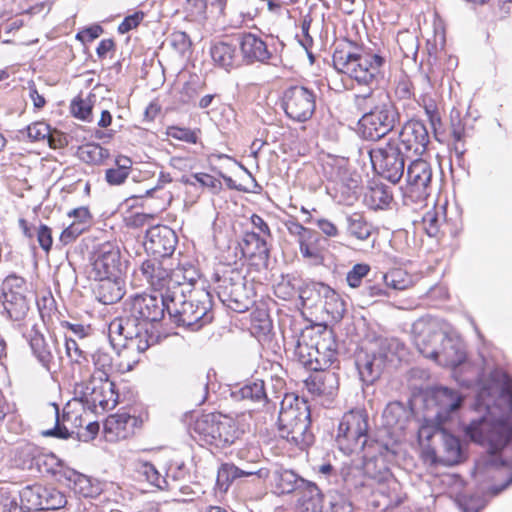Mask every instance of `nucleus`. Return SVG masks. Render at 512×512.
I'll return each instance as SVG.
<instances>
[{
    "instance_id": "obj_1",
    "label": "nucleus",
    "mask_w": 512,
    "mask_h": 512,
    "mask_svg": "<svg viewBox=\"0 0 512 512\" xmlns=\"http://www.w3.org/2000/svg\"><path fill=\"white\" fill-rule=\"evenodd\" d=\"M488 391L498 394L496 407L504 405L503 413L495 416L490 403H485L488 413L473 419L466 427L465 434L475 443L487 445L494 461L507 468L506 480L489 489L496 496L512 484V378L504 371L496 369L490 374V386L483 389L480 397Z\"/></svg>"
},
{
    "instance_id": "obj_2",
    "label": "nucleus",
    "mask_w": 512,
    "mask_h": 512,
    "mask_svg": "<svg viewBox=\"0 0 512 512\" xmlns=\"http://www.w3.org/2000/svg\"><path fill=\"white\" fill-rule=\"evenodd\" d=\"M168 313L166 292L160 295L136 294L125 302L124 315L109 325V340L114 349L145 352L157 342L149 323L160 322Z\"/></svg>"
},
{
    "instance_id": "obj_3",
    "label": "nucleus",
    "mask_w": 512,
    "mask_h": 512,
    "mask_svg": "<svg viewBox=\"0 0 512 512\" xmlns=\"http://www.w3.org/2000/svg\"><path fill=\"white\" fill-rule=\"evenodd\" d=\"M170 320L177 326L198 331L212 322V295L205 289H191V283H174L166 290Z\"/></svg>"
},
{
    "instance_id": "obj_4",
    "label": "nucleus",
    "mask_w": 512,
    "mask_h": 512,
    "mask_svg": "<svg viewBox=\"0 0 512 512\" xmlns=\"http://www.w3.org/2000/svg\"><path fill=\"white\" fill-rule=\"evenodd\" d=\"M277 424L280 437L300 449L308 447L314 441V435L310 430V407L304 398L293 393L285 394L281 401Z\"/></svg>"
},
{
    "instance_id": "obj_5",
    "label": "nucleus",
    "mask_w": 512,
    "mask_h": 512,
    "mask_svg": "<svg viewBox=\"0 0 512 512\" xmlns=\"http://www.w3.org/2000/svg\"><path fill=\"white\" fill-rule=\"evenodd\" d=\"M357 51L336 49L333 53L335 69L348 75L359 84L372 85L382 78V68L386 63L384 56L367 52L355 47Z\"/></svg>"
},
{
    "instance_id": "obj_6",
    "label": "nucleus",
    "mask_w": 512,
    "mask_h": 512,
    "mask_svg": "<svg viewBox=\"0 0 512 512\" xmlns=\"http://www.w3.org/2000/svg\"><path fill=\"white\" fill-rule=\"evenodd\" d=\"M215 283L218 298L227 308L244 313L255 304L254 286L241 270L226 267L215 274Z\"/></svg>"
},
{
    "instance_id": "obj_7",
    "label": "nucleus",
    "mask_w": 512,
    "mask_h": 512,
    "mask_svg": "<svg viewBox=\"0 0 512 512\" xmlns=\"http://www.w3.org/2000/svg\"><path fill=\"white\" fill-rule=\"evenodd\" d=\"M403 344L395 338L379 341L376 349L360 350L355 355V366L359 378L365 385H372L382 375L384 369L401 357Z\"/></svg>"
},
{
    "instance_id": "obj_8",
    "label": "nucleus",
    "mask_w": 512,
    "mask_h": 512,
    "mask_svg": "<svg viewBox=\"0 0 512 512\" xmlns=\"http://www.w3.org/2000/svg\"><path fill=\"white\" fill-rule=\"evenodd\" d=\"M381 98L374 110L362 115L358 121L359 135L366 141L383 139L400 123L399 110L389 95H382Z\"/></svg>"
},
{
    "instance_id": "obj_9",
    "label": "nucleus",
    "mask_w": 512,
    "mask_h": 512,
    "mask_svg": "<svg viewBox=\"0 0 512 512\" xmlns=\"http://www.w3.org/2000/svg\"><path fill=\"white\" fill-rule=\"evenodd\" d=\"M194 432L199 441L216 448H226L234 444L242 435L236 422L221 413H208L198 418Z\"/></svg>"
},
{
    "instance_id": "obj_10",
    "label": "nucleus",
    "mask_w": 512,
    "mask_h": 512,
    "mask_svg": "<svg viewBox=\"0 0 512 512\" xmlns=\"http://www.w3.org/2000/svg\"><path fill=\"white\" fill-rule=\"evenodd\" d=\"M369 419L365 410H350L345 413L338 425L336 443L344 454L363 451L369 444Z\"/></svg>"
},
{
    "instance_id": "obj_11",
    "label": "nucleus",
    "mask_w": 512,
    "mask_h": 512,
    "mask_svg": "<svg viewBox=\"0 0 512 512\" xmlns=\"http://www.w3.org/2000/svg\"><path fill=\"white\" fill-rule=\"evenodd\" d=\"M299 362L309 370H327L337 360V343L333 332L326 330L311 345L298 342L295 350Z\"/></svg>"
},
{
    "instance_id": "obj_12",
    "label": "nucleus",
    "mask_w": 512,
    "mask_h": 512,
    "mask_svg": "<svg viewBox=\"0 0 512 512\" xmlns=\"http://www.w3.org/2000/svg\"><path fill=\"white\" fill-rule=\"evenodd\" d=\"M372 165L376 171L389 182L398 183L405 171L406 152L394 137L388 139L383 147L368 151Z\"/></svg>"
},
{
    "instance_id": "obj_13",
    "label": "nucleus",
    "mask_w": 512,
    "mask_h": 512,
    "mask_svg": "<svg viewBox=\"0 0 512 512\" xmlns=\"http://www.w3.org/2000/svg\"><path fill=\"white\" fill-rule=\"evenodd\" d=\"M75 391L84 407L96 414L111 410L118 403L119 395L111 380L89 378L78 384Z\"/></svg>"
},
{
    "instance_id": "obj_14",
    "label": "nucleus",
    "mask_w": 512,
    "mask_h": 512,
    "mask_svg": "<svg viewBox=\"0 0 512 512\" xmlns=\"http://www.w3.org/2000/svg\"><path fill=\"white\" fill-rule=\"evenodd\" d=\"M26 292L25 279L16 274L8 275L2 282V305L12 321H23L30 310V300L27 298Z\"/></svg>"
},
{
    "instance_id": "obj_15",
    "label": "nucleus",
    "mask_w": 512,
    "mask_h": 512,
    "mask_svg": "<svg viewBox=\"0 0 512 512\" xmlns=\"http://www.w3.org/2000/svg\"><path fill=\"white\" fill-rule=\"evenodd\" d=\"M282 107L287 117L296 122L311 119L316 109V95L304 86H290L282 97Z\"/></svg>"
},
{
    "instance_id": "obj_16",
    "label": "nucleus",
    "mask_w": 512,
    "mask_h": 512,
    "mask_svg": "<svg viewBox=\"0 0 512 512\" xmlns=\"http://www.w3.org/2000/svg\"><path fill=\"white\" fill-rule=\"evenodd\" d=\"M126 268L127 261L122 260L120 248L116 244L106 242L94 253L89 277H122Z\"/></svg>"
},
{
    "instance_id": "obj_17",
    "label": "nucleus",
    "mask_w": 512,
    "mask_h": 512,
    "mask_svg": "<svg viewBox=\"0 0 512 512\" xmlns=\"http://www.w3.org/2000/svg\"><path fill=\"white\" fill-rule=\"evenodd\" d=\"M414 343L418 351L426 358L437 357L438 346L444 338V329L440 320L431 316H425L414 322L412 326Z\"/></svg>"
},
{
    "instance_id": "obj_18",
    "label": "nucleus",
    "mask_w": 512,
    "mask_h": 512,
    "mask_svg": "<svg viewBox=\"0 0 512 512\" xmlns=\"http://www.w3.org/2000/svg\"><path fill=\"white\" fill-rule=\"evenodd\" d=\"M20 501L30 511L56 510L67 504L66 496L51 486L33 484L24 487L19 493Z\"/></svg>"
},
{
    "instance_id": "obj_19",
    "label": "nucleus",
    "mask_w": 512,
    "mask_h": 512,
    "mask_svg": "<svg viewBox=\"0 0 512 512\" xmlns=\"http://www.w3.org/2000/svg\"><path fill=\"white\" fill-rule=\"evenodd\" d=\"M465 395L459 390L444 386L435 387L432 390L431 401L434 405L435 421L438 426H443L458 415Z\"/></svg>"
},
{
    "instance_id": "obj_20",
    "label": "nucleus",
    "mask_w": 512,
    "mask_h": 512,
    "mask_svg": "<svg viewBox=\"0 0 512 512\" xmlns=\"http://www.w3.org/2000/svg\"><path fill=\"white\" fill-rule=\"evenodd\" d=\"M178 244L176 232L166 225H156L146 231L145 250L159 258L171 257Z\"/></svg>"
},
{
    "instance_id": "obj_21",
    "label": "nucleus",
    "mask_w": 512,
    "mask_h": 512,
    "mask_svg": "<svg viewBox=\"0 0 512 512\" xmlns=\"http://www.w3.org/2000/svg\"><path fill=\"white\" fill-rule=\"evenodd\" d=\"M27 340L31 348L33 356L40 365L48 372L57 368L56 359L58 357V342L56 339L46 338L36 326H33L27 335Z\"/></svg>"
},
{
    "instance_id": "obj_22",
    "label": "nucleus",
    "mask_w": 512,
    "mask_h": 512,
    "mask_svg": "<svg viewBox=\"0 0 512 512\" xmlns=\"http://www.w3.org/2000/svg\"><path fill=\"white\" fill-rule=\"evenodd\" d=\"M396 139L400 147H404L405 152L412 151L416 155H422L430 142L425 124L415 119L407 121L402 126Z\"/></svg>"
},
{
    "instance_id": "obj_23",
    "label": "nucleus",
    "mask_w": 512,
    "mask_h": 512,
    "mask_svg": "<svg viewBox=\"0 0 512 512\" xmlns=\"http://www.w3.org/2000/svg\"><path fill=\"white\" fill-rule=\"evenodd\" d=\"M269 238L260 237L256 231L245 232L240 242V248L244 257L258 268H268L270 260L271 244Z\"/></svg>"
},
{
    "instance_id": "obj_24",
    "label": "nucleus",
    "mask_w": 512,
    "mask_h": 512,
    "mask_svg": "<svg viewBox=\"0 0 512 512\" xmlns=\"http://www.w3.org/2000/svg\"><path fill=\"white\" fill-rule=\"evenodd\" d=\"M377 459L371 456L363 462V466L360 465H347L341 469V476L348 490L357 489L364 486V476L367 475L369 478L377 481L384 479V472L386 467H382L378 471H373L372 467L376 466Z\"/></svg>"
},
{
    "instance_id": "obj_25",
    "label": "nucleus",
    "mask_w": 512,
    "mask_h": 512,
    "mask_svg": "<svg viewBox=\"0 0 512 512\" xmlns=\"http://www.w3.org/2000/svg\"><path fill=\"white\" fill-rule=\"evenodd\" d=\"M242 61L245 64L268 63L272 58L266 42L253 33H242L237 37Z\"/></svg>"
},
{
    "instance_id": "obj_26",
    "label": "nucleus",
    "mask_w": 512,
    "mask_h": 512,
    "mask_svg": "<svg viewBox=\"0 0 512 512\" xmlns=\"http://www.w3.org/2000/svg\"><path fill=\"white\" fill-rule=\"evenodd\" d=\"M435 361L442 366L457 367L466 359V352L462 340L455 334L444 330V338L438 346Z\"/></svg>"
},
{
    "instance_id": "obj_27",
    "label": "nucleus",
    "mask_w": 512,
    "mask_h": 512,
    "mask_svg": "<svg viewBox=\"0 0 512 512\" xmlns=\"http://www.w3.org/2000/svg\"><path fill=\"white\" fill-rule=\"evenodd\" d=\"M432 181V167L429 162L419 158L410 162L406 170L407 189L418 196L427 195Z\"/></svg>"
},
{
    "instance_id": "obj_28",
    "label": "nucleus",
    "mask_w": 512,
    "mask_h": 512,
    "mask_svg": "<svg viewBox=\"0 0 512 512\" xmlns=\"http://www.w3.org/2000/svg\"><path fill=\"white\" fill-rule=\"evenodd\" d=\"M95 284L92 287L95 298L104 305H111L125 295V282L122 277L93 278Z\"/></svg>"
},
{
    "instance_id": "obj_29",
    "label": "nucleus",
    "mask_w": 512,
    "mask_h": 512,
    "mask_svg": "<svg viewBox=\"0 0 512 512\" xmlns=\"http://www.w3.org/2000/svg\"><path fill=\"white\" fill-rule=\"evenodd\" d=\"M433 438H438L441 442L442 450L439 455L441 463L452 466L462 461L464 453L459 438L448 433L442 426L437 428Z\"/></svg>"
},
{
    "instance_id": "obj_30",
    "label": "nucleus",
    "mask_w": 512,
    "mask_h": 512,
    "mask_svg": "<svg viewBox=\"0 0 512 512\" xmlns=\"http://www.w3.org/2000/svg\"><path fill=\"white\" fill-rule=\"evenodd\" d=\"M140 271L146 281L155 289L173 288L175 282L171 280L170 270L163 267L162 263L157 259H148L142 262Z\"/></svg>"
},
{
    "instance_id": "obj_31",
    "label": "nucleus",
    "mask_w": 512,
    "mask_h": 512,
    "mask_svg": "<svg viewBox=\"0 0 512 512\" xmlns=\"http://www.w3.org/2000/svg\"><path fill=\"white\" fill-rule=\"evenodd\" d=\"M294 496L304 512H319L323 506V494L314 482L304 479Z\"/></svg>"
},
{
    "instance_id": "obj_32",
    "label": "nucleus",
    "mask_w": 512,
    "mask_h": 512,
    "mask_svg": "<svg viewBox=\"0 0 512 512\" xmlns=\"http://www.w3.org/2000/svg\"><path fill=\"white\" fill-rule=\"evenodd\" d=\"M41 449L31 442L19 443L13 450L14 466L21 470L35 471Z\"/></svg>"
},
{
    "instance_id": "obj_33",
    "label": "nucleus",
    "mask_w": 512,
    "mask_h": 512,
    "mask_svg": "<svg viewBox=\"0 0 512 512\" xmlns=\"http://www.w3.org/2000/svg\"><path fill=\"white\" fill-rule=\"evenodd\" d=\"M365 203L373 210H383L393 201L391 187L381 182H372L364 197Z\"/></svg>"
},
{
    "instance_id": "obj_34",
    "label": "nucleus",
    "mask_w": 512,
    "mask_h": 512,
    "mask_svg": "<svg viewBox=\"0 0 512 512\" xmlns=\"http://www.w3.org/2000/svg\"><path fill=\"white\" fill-rule=\"evenodd\" d=\"M69 469L55 454L46 453L41 449L34 472L51 475L61 482L64 481V472Z\"/></svg>"
},
{
    "instance_id": "obj_35",
    "label": "nucleus",
    "mask_w": 512,
    "mask_h": 512,
    "mask_svg": "<svg viewBox=\"0 0 512 512\" xmlns=\"http://www.w3.org/2000/svg\"><path fill=\"white\" fill-rule=\"evenodd\" d=\"M237 400H248L254 403L265 405L269 402L263 380H254L245 383L232 392Z\"/></svg>"
},
{
    "instance_id": "obj_36",
    "label": "nucleus",
    "mask_w": 512,
    "mask_h": 512,
    "mask_svg": "<svg viewBox=\"0 0 512 512\" xmlns=\"http://www.w3.org/2000/svg\"><path fill=\"white\" fill-rule=\"evenodd\" d=\"M272 479L276 493H292L294 495L304 480V478L300 477L294 471L288 469H280L274 471Z\"/></svg>"
},
{
    "instance_id": "obj_37",
    "label": "nucleus",
    "mask_w": 512,
    "mask_h": 512,
    "mask_svg": "<svg viewBox=\"0 0 512 512\" xmlns=\"http://www.w3.org/2000/svg\"><path fill=\"white\" fill-rule=\"evenodd\" d=\"M256 474L261 477L262 470H245L232 463H224L219 467L217 472V485L220 490L226 491L234 480Z\"/></svg>"
},
{
    "instance_id": "obj_38",
    "label": "nucleus",
    "mask_w": 512,
    "mask_h": 512,
    "mask_svg": "<svg viewBox=\"0 0 512 512\" xmlns=\"http://www.w3.org/2000/svg\"><path fill=\"white\" fill-rule=\"evenodd\" d=\"M61 483L73 490L75 494L85 498L93 497L96 493L93 485L91 484V480L87 476L71 468L64 472V481H61Z\"/></svg>"
},
{
    "instance_id": "obj_39",
    "label": "nucleus",
    "mask_w": 512,
    "mask_h": 512,
    "mask_svg": "<svg viewBox=\"0 0 512 512\" xmlns=\"http://www.w3.org/2000/svg\"><path fill=\"white\" fill-rule=\"evenodd\" d=\"M310 392L318 395H331L338 389L339 381L337 374L332 371H322L314 376L310 382H306Z\"/></svg>"
},
{
    "instance_id": "obj_40",
    "label": "nucleus",
    "mask_w": 512,
    "mask_h": 512,
    "mask_svg": "<svg viewBox=\"0 0 512 512\" xmlns=\"http://www.w3.org/2000/svg\"><path fill=\"white\" fill-rule=\"evenodd\" d=\"M325 293H329V286L322 282H309L299 289V297L305 307H321Z\"/></svg>"
},
{
    "instance_id": "obj_41",
    "label": "nucleus",
    "mask_w": 512,
    "mask_h": 512,
    "mask_svg": "<svg viewBox=\"0 0 512 512\" xmlns=\"http://www.w3.org/2000/svg\"><path fill=\"white\" fill-rule=\"evenodd\" d=\"M373 226L360 213L346 215V232L349 236L366 241L372 234Z\"/></svg>"
},
{
    "instance_id": "obj_42",
    "label": "nucleus",
    "mask_w": 512,
    "mask_h": 512,
    "mask_svg": "<svg viewBox=\"0 0 512 512\" xmlns=\"http://www.w3.org/2000/svg\"><path fill=\"white\" fill-rule=\"evenodd\" d=\"M92 363L94 371L90 379L111 380L110 377L114 371L113 356L103 349H98L92 354Z\"/></svg>"
},
{
    "instance_id": "obj_43",
    "label": "nucleus",
    "mask_w": 512,
    "mask_h": 512,
    "mask_svg": "<svg viewBox=\"0 0 512 512\" xmlns=\"http://www.w3.org/2000/svg\"><path fill=\"white\" fill-rule=\"evenodd\" d=\"M211 57L220 67L229 70L236 65V46L220 42L211 47Z\"/></svg>"
},
{
    "instance_id": "obj_44",
    "label": "nucleus",
    "mask_w": 512,
    "mask_h": 512,
    "mask_svg": "<svg viewBox=\"0 0 512 512\" xmlns=\"http://www.w3.org/2000/svg\"><path fill=\"white\" fill-rule=\"evenodd\" d=\"M77 153L83 162L93 165H102L110 157L109 150L96 143L81 145Z\"/></svg>"
},
{
    "instance_id": "obj_45",
    "label": "nucleus",
    "mask_w": 512,
    "mask_h": 512,
    "mask_svg": "<svg viewBox=\"0 0 512 512\" xmlns=\"http://www.w3.org/2000/svg\"><path fill=\"white\" fill-rule=\"evenodd\" d=\"M321 307L334 319H341L346 311L345 302L339 294L329 286V293H325Z\"/></svg>"
},
{
    "instance_id": "obj_46",
    "label": "nucleus",
    "mask_w": 512,
    "mask_h": 512,
    "mask_svg": "<svg viewBox=\"0 0 512 512\" xmlns=\"http://www.w3.org/2000/svg\"><path fill=\"white\" fill-rule=\"evenodd\" d=\"M407 417V411L400 402L389 403L383 411L385 425L389 427L403 428Z\"/></svg>"
},
{
    "instance_id": "obj_47",
    "label": "nucleus",
    "mask_w": 512,
    "mask_h": 512,
    "mask_svg": "<svg viewBox=\"0 0 512 512\" xmlns=\"http://www.w3.org/2000/svg\"><path fill=\"white\" fill-rule=\"evenodd\" d=\"M387 93L381 91H374L369 89L367 93L356 94L354 96V105L362 115H366V113H370V111L374 110V108L378 105V101L382 100V95H386Z\"/></svg>"
},
{
    "instance_id": "obj_48",
    "label": "nucleus",
    "mask_w": 512,
    "mask_h": 512,
    "mask_svg": "<svg viewBox=\"0 0 512 512\" xmlns=\"http://www.w3.org/2000/svg\"><path fill=\"white\" fill-rule=\"evenodd\" d=\"M208 376L198 377L189 386V397L196 405H202L208 396Z\"/></svg>"
},
{
    "instance_id": "obj_49",
    "label": "nucleus",
    "mask_w": 512,
    "mask_h": 512,
    "mask_svg": "<svg viewBox=\"0 0 512 512\" xmlns=\"http://www.w3.org/2000/svg\"><path fill=\"white\" fill-rule=\"evenodd\" d=\"M199 130H192L186 127L169 126L167 127L166 134L168 137L183 141L189 144H196L198 142Z\"/></svg>"
},
{
    "instance_id": "obj_50",
    "label": "nucleus",
    "mask_w": 512,
    "mask_h": 512,
    "mask_svg": "<svg viewBox=\"0 0 512 512\" xmlns=\"http://www.w3.org/2000/svg\"><path fill=\"white\" fill-rule=\"evenodd\" d=\"M27 135L32 141H40L48 138L49 144L52 147H57L55 140L50 137V127L44 122H35L27 128Z\"/></svg>"
},
{
    "instance_id": "obj_51",
    "label": "nucleus",
    "mask_w": 512,
    "mask_h": 512,
    "mask_svg": "<svg viewBox=\"0 0 512 512\" xmlns=\"http://www.w3.org/2000/svg\"><path fill=\"white\" fill-rule=\"evenodd\" d=\"M398 44L405 57H416L419 47L416 36L408 32L401 33L398 36Z\"/></svg>"
},
{
    "instance_id": "obj_52",
    "label": "nucleus",
    "mask_w": 512,
    "mask_h": 512,
    "mask_svg": "<svg viewBox=\"0 0 512 512\" xmlns=\"http://www.w3.org/2000/svg\"><path fill=\"white\" fill-rule=\"evenodd\" d=\"M371 268L368 264L358 263L347 273L346 281L351 288H357L361 285L364 277L368 275Z\"/></svg>"
},
{
    "instance_id": "obj_53",
    "label": "nucleus",
    "mask_w": 512,
    "mask_h": 512,
    "mask_svg": "<svg viewBox=\"0 0 512 512\" xmlns=\"http://www.w3.org/2000/svg\"><path fill=\"white\" fill-rule=\"evenodd\" d=\"M92 105L81 98H76L71 103L72 114L83 121H91L92 119Z\"/></svg>"
},
{
    "instance_id": "obj_54",
    "label": "nucleus",
    "mask_w": 512,
    "mask_h": 512,
    "mask_svg": "<svg viewBox=\"0 0 512 512\" xmlns=\"http://www.w3.org/2000/svg\"><path fill=\"white\" fill-rule=\"evenodd\" d=\"M52 413L55 417V426L52 429H49L43 432L44 436L56 437L60 439H67L70 437V433L68 429L60 424L59 419V407L56 404L51 405Z\"/></svg>"
},
{
    "instance_id": "obj_55",
    "label": "nucleus",
    "mask_w": 512,
    "mask_h": 512,
    "mask_svg": "<svg viewBox=\"0 0 512 512\" xmlns=\"http://www.w3.org/2000/svg\"><path fill=\"white\" fill-rule=\"evenodd\" d=\"M319 512H353V506L343 497L336 496L331 498L327 507L322 506Z\"/></svg>"
},
{
    "instance_id": "obj_56",
    "label": "nucleus",
    "mask_w": 512,
    "mask_h": 512,
    "mask_svg": "<svg viewBox=\"0 0 512 512\" xmlns=\"http://www.w3.org/2000/svg\"><path fill=\"white\" fill-rule=\"evenodd\" d=\"M145 17V13L143 11H136L135 13L128 15L124 18V20L118 26V32L120 34H125L135 29L139 26L142 20Z\"/></svg>"
},
{
    "instance_id": "obj_57",
    "label": "nucleus",
    "mask_w": 512,
    "mask_h": 512,
    "mask_svg": "<svg viewBox=\"0 0 512 512\" xmlns=\"http://www.w3.org/2000/svg\"><path fill=\"white\" fill-rule=\"evenodd\" d=\"M140 472L146 477L148 482L162 489V483H165V480L162 478L153 464L148 462L143 463L141 465Z\"/></svg>"
},
{
    "instance_id": "obj_58",
    "label": "nucleus",
    "mask_w": 512,
    "mask_h": 512,
    "mask_svg": "<svg viewBox=\"0 0 512 512\" xmlns=\"http://www.w3.org/2000/svg\"><path fill=\"white\" fill-rule=\"evenodd\" d=\"M401 270H395L383 276V280L387 287L395 290H404L407 287V281L402 278Z\"/></svg>"
},
{
    "instance_id": "obj_59",
    "label": "nucleus",
    "mask_w": 512,
    "mask_h": 512,
    "mask_svg": "<svg viewBox=\"0 0 512 512\" xmlns=\"http://www.w3.org/2000/svg\"><path fill=\"white\" fill-rule=\"evenodd\" d=\"M305 222H313L326 236L336 237L339 234L336 225L328 219L317 218L313 219L311 215L305 220Z\"/></svg>"
},
{
    "instance_id": "obj_60",
    "label": "nucleus",
    "mask_w": 512,
    "mask_h": 512,
    "mask_svg": "<svg viewBox=\"0 0 512 512\" xmlns=\"http://www.w3.org/2000/svg\"><path fill=\"white\" fill-rule=\"evenodd\" d=\"M287 229L290 234L296 235L299 237V242L305 239H313L317 236V233L313 230L305 228L302 224L290 221L287 223Z\"/></svg>"
},
{
    "instance_id": "obj_61",
    "label": "nucleus",
    "mask_w": 512,
    "mask_h": 512,
    "mask_svg": "<svg viewBox=\"0 0 512 512\" xmlns=\"http://www.w3.org/2000/svg\"><path fill=\"white\" fill-rule=\"evenodd\" d=\"M312 239L301 240L299 243L300 253L304 258L319 261L321 258L319 249L311 243Z\"/></svg>"
},
{
    "instance_id": "obj_62",
    "label": "nucleus",
    "mask_w": 512,
    "mask_h": 512,
    "mask_svg": "<svg viewBox=\"0 0 512 512\" xmlns=\"http://www.w3.org/2000/svg\"><path fill=\"white\" fill-rule=\"evenodd\" d=\"M129 174L120 168H109L105 172V179L110 185H121L128 178Z\"/></svg>"
},
{
    "instance_id": "obj_63",
    "label": "nucleus",
    "mask_w": 512,
    "mask_h": 512,
    "mask_svg": "<svg viewBox=\"0 0 512 512\" xmlns=\"http://www.w3.org/2000/svg\"><path fill=\"white\" fill-rule=\"evenodd\" d=\"M37 239L40 247L48 252L51 249L53 239H52V231L51 229L44 224H41L37 231Z\"/></svg>"
},
{
    "instance_id": "obj_64",
    "label": "nucleus",
    "mask_w": 512,
    "mask_h": 512,
    "mask_svg": "<svg viewBox=\"0 0 512 512\" xmlns=\"http://www.w3.org/2000/svg\"><path fill=\"white\" fill-rule=\"evenodd\" d=\"M195 181L200 183L204 187L211 188L214 192L219 191L222 188V183L215 177L206 173H196L192 176Z\"/></svg>"
}]
</instances>
